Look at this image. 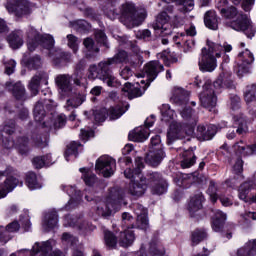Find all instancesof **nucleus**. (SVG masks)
I'll return each mask as SVG.
<instances>
[{
    "mask_svg": "<svg viewBox=\"0 0 256 256\" xmlns=\"http://www.w3.org/2000/svg\"><path fill=\"white\" fill-rule=\"evenodd\" d=\"M127 59V53L125 51H119L114 57L108 58L98 64H92L88 68V79L95 81L100 79L103 83H106L108 87H115V76L111 72L113 65L123 63Z\"/></svg>",
    "mask_w": 256,
    "mask_h": 256,
    "instance_id": "f257e3e1",
    "label": "nucleus"
},
{
    "mask_svg": "<svg viewBox=\"0 0 256 256\" xmlns=\"http://www.w3.org/2000/svg\"><path fill=\"white\" fill-rule=\"evenodd\" d=\"M230 76L231 74L225 76V72H223L213 84H211V81L205 82L203 91L199 96L201 106L204 107V109H209V111H211L213 107L217 105V93H219V89H223V87H226L227 89H235L233 80L229 79Z\"/></svg>",
    "mask_w": 256,
    "mask_h": 256,
    "instance_id": "f03ea898",
    "label": "nucleus"
},
{
    "mask_svg": "<svg viewBox=\"0 0 256 256\" xmlns=\"http://www.w3.org/2000/svg\"><path fill=\"white\" fill-rule=\"evenodd\" d=\"M233 47L229 44H219L211 41H207V47L202 48L201 59L199 60V67L201 71H207L211 73L217 68V59L229 53Z\"/></svg>",
    "mask_w": 256,
    "mask_h": 256,
    "instance_id": "7ed1b4c3",
    "label": "nucleus"
},
{
    "mask_svg": "<svg viewBox=\"0 0 256 256\" xmlns=\"http://www.w3.org/2000/svg\"><path fill=\"white\" fill-rule=\"evenodd\" d=\"M144 71L147 76V83L143 86L142 90L139 87V83H136V86L131 85V83H125L122 91L124 92L125 97L128 99H135L136 97H141L145 91H147V87L157 79V75L163 71V65L159 61H151L144 67Z\"/></svg>",
    "mask_w": 256,
    "mask_h": 256,
    "instance_id": "20e7f679",
    "label": "nucleus"
},
{
    "mask_svg": "<svg viewBox=\"0 0 256 256\" xmlns=\"http://www.w3.org/2000/svg\"><path fill=\"white\" fill-rule=\"evenodd\" d=\"M136 168L133 170L130 167L124 170V177L130 179L129 192L134 197H141L147 191V178L141 176V171L145 165L142 157H136Z\"/></svg>",
    "mask_w": 256,
    "mask_h": 256,
    "instance_id": "39448f33",
    "label": "nucleus"
},
{
    "mask_svg": "<svg viewBox=\"0 0 256 256\" xmlns=\"http://www.w3.org/2000/svg\"><path fill=\"white\" fill-rule=\"evenodd\" d=\"M120 13V22L124 24L127 29L139 27V25H142L143 21L147 19V10L145 8L137 10L135 4L131 2L123 4Z\"/></svg>",
    "mask_w": 256,
    "mask_h": 256,
    "instance_id": "423d86ee",
    "label": "nucleus"
},
{
    "mask_svg": "<svg viewBox=\"0 0 256 256\" xmlns=\"http://www.w3.org/2000/svg\"><path fill=\"white\" fill-rule=\"evenodd\" d=\"M222 17L225 19H235L237 20L231 23V27L234 31H242L248 37V39H253L255 37V29L251 25V19L247 15L239 13L235 6H230L224 12H221Z\"/></svg>",
    "mask_w": 256,
    "mask_h": 256,
    "instance_id": "0eeeda50",
    "label": "nucleus"
},
{
    "mask_svg": "<svg viewBox=\"0 0 256 256\" xmlns=\"http://www.w3.org/2000/svg\"><path fill=\"white\" fill-rule=\"evenodd\" d=\"M6 10L15 17H25L31 14V4L28 0H7Z\"/></svg>",
    "mask_w": 256,
    "mask_h": 256,
    "instance_id": "6e6552de",
    "label": "nucleus"
},
{
    "mask_svg": "<svg viewBox=\"0 0 256 256\" xmlns=\"http://www.w3.org/2000/svg\"><path fill=\"white\" fill-rule=\"evenodd\" d=\"M55 245H57L55 240H47L42 243L36 242L32 250L22 249L18 250L17 253H29L31 256H47L55 249Z\"/></svg>",
    "mask_w": 256,
    "mask_h": 256,
    "instance_id": "1a4fd4ad",
    "label": "nucleus"
},
{
    "mask_svg": "<svg viewBox=\"0 0 256 256\" xmlns=\"http://www.w3.org/2000/svg\"><path fill=\"white\" fill-rule=\"evenodd\" d=\"M169 21H171V17H169L167 12L163 11L157 15L156 22L153 24V29L156 31L157 35H160V37H167V35L173 33Z\"/></svg>",
    "mask_w": 256,
    "mask_h": 256,
    "instance_id": "9d476101",
    "label": "nucleus"
},
{
    "mask_svg": "<svg viewBox=\"0 0 256 256\" xmlns=\"http://www.w3.org/2000/svg\"><path fill=\"white\" fill-rule=\"evenodd\" d=\"M238 61L239 62L236 67V73L238 77H243L246 75V73L249 72V66L255 61V58L249 49H245V51H242L238 54Z\"/></svg>",
    "mask_w": 256,
    "mask_h": 256,
    "instance_id": "9b49d317",
    "label": "nucleus"
},
{
    "mask_svg": "<svg viewBox=\"0 0 256 256\" xmlns=\"http://www.w3.org/2000/svg\"><path fill=\"white\" fill-rule=\"evenodd\" d=\"M96 171L102 173L103 177H111L115 173L116 162L110 156H101L96 161Z\"/></svg>",
    "mask_w": 256,
    "mask_h": 256,
    "instance_id": "f8f14e48",
    "label": "nucleus"
},
{
    "mask_svg": "<svg viewBox=\"0 0 256 256\" xmlns=\"http://www.w3.org/2000/svg\"><path fill=\"white\" fill-rule=\"evenodd\" d=\"M60 97H71L73 95V85L71 84V75L59 74L55 78Z\"/></svg>",
    "mask_w": 256,
    "mask_h": 256,
    "instance_id": "ddd939ff",
    "label": "nucleus"
},
{
    "mask_svg": "<svg viewBox=\"0 0 256 256\" xmlns=\"http://www.w3.org/2000/svg\"><path fill=\"white\" fill-rule=\"evenodd\" d=\"M13 133H15V121L10 120L9 123L2 127L0 133V139L5 149H12L15 145V142L11 140V135H13Z\"/></svg>",
    "mask_w": 256,
    "mask_h": 256,
    "instance_id": "4468645a",
    "label": "nucleus"
},
{
    "mask_svg": "<svg viewBox=\"0 0 256 256\" xmlns=\"http://www.w3.org/2000/svg\"><path fill=\"white\" fill-rule=\"evenodd\" d=\"M123 199H125V191L119 187H114L110 189L107 203L108 205H111V208L114 209V211H117L123 205Z\"/></svg>",
    "mask_w": 256,
    "mask_h": 256,
    "instance_id": "2eb2a0df",
    "label": "nucleus"
},
{
    "mask_svg": "<svg viewBox=\"0 0 256 256\" xmlns=\"http://www.w3.org/2000/svg\"><path fill=\"white\" fill-rule=\"evenodd\" d=\"M49 79V75L46 72H38L36 75H34L29 84L28 89L31 91L32 95H37L39 93V87L41 83H44V85H47V80Z\"/></svg>",
    "mask_w": 256,
    "mask_h": 256,
    "instance_id": "dca6fc26",
    "label": "nucleus"
},
{
    "mask_svg": "<svg viewBox=\"0 0 256 256\" xmlns=\"http://www.w3.org/2000/svg\"><path fill=\"white\" fill-rule=\"evenodd\" d=\"M218 131L219 128L216 125H200L197 128V138L199 141H211V139L217 135Z\"/></svg>",
    "mask_w": 256,
    "mask_h": 256,
    "instance_id": "f3484780",
    "label": "nucleus"
},
{
    "mask_svg": "<svg viewBox=\"0 0 256 256\" xmlns=\"http://www.w3.org/2000/svg\"><path fill=\"white\" fill-rule=\"evenodd\" d=\"M134 213L137 215L136 228L137 229H148L149 219L147 218V209L141 204H136L134 206Z\"/></svg>",
    "mask_w": 256,
    "mask_h": 256,
    "instance_id": "a211bd4d",
    "label": "nucleus"
},
{
    "mask_svg": "<svg viewBox=\"0 0 256 256\" xmlns=\"http://www.w3.org/2000/svg\"><path fill=\"white\" fill-rule=\"evenodd\" d=\"M7 91H11L14 98L18 101H25L27 99V90L21 82H6Z\"/></svg>",
    "mask_w": 256,
    "mask_h": 256,
    "instance_id": "6ab92c4d",
    "label": "nucleus"
},
{
    "mask_svg": "<svg viewBox=\"0 0 256 256\" xmlns=\"http://www.w3.org/2000/svg\"><path fill=\"white\" fill-rule=\"evenodd\" d=\"M39 45L43 47V49H47L49 52L50 57H63V52L61 50L56 51V54L53 53L55 49V39L51 36V34H44L38 40Z\"/></svg>",
    "mask_w": 256,
    "mask_h": 256,
    "instance_id": "aec40b11",
    "label": "nucleus"
},
{
    "mask_svg": "<svg viewBox=\"0 0 256 256\" xmlns=\"http://www.w3.org/2000/svg\"><path fill=\"white\" fill-rule=\"evenodd\" d=\"M85 199L88 201H92L94 203V211H96V215L99 217H103L104 219H107V217H111V204L109 202L105 203L101 200H94V199H89V196H85Z\"/></svg>",
    "mask_w": 256,
    "mask_h": 256,
    "instance_id": "412c9836",
    "label": "nucleus"
},
{
    "mask_svg": "<svg viewBox=\"0 0 256 256\" xmlns=\"http://www.w3.org/2000/svg\"><path fill=\"white\" fill-rule=\"evenodd\" d=\"M244 99L248 105L249 114L256 116V84L247 87Z\"/></svg>",
    "mask_w": 256,
    "mask_h": 256,
    "instance_id": "4be33fe9",
    "label": "nucleus"
},
{
    "mask_svg": "<svg viewBox=\"0 0 256 256\" xmlns=\"http://www.w3.org/2000/svg\"><path fill=\"white\" fill-rule=\"evenodd\" d=\"M65 221V227H78L79 231H81L82 233H87V231H93V229H95V226H93V224L87 221L71 218V216H66Z\"/></svg>",
    "mask_w": 256,
    "mask_h": 256,
    "instance_id": "5701e85b",
    "label": "nucleus"
},
{
    "mask_svg": "<svg viewBox=\"0 0 256 256\" xmlns=\"http://www.w3.org/2000/svg\"><path fill=\"white\" fill-rule=\"evenodd\" d=\"M43 35L35 29L33 26H29L27 29V47L31 52L35 51L39 45V39Z\"/></svg>",
    "mask_w": 256,
    "mask_h": 256,
    "instance_id": "b1692460",
    "label": "nucleus"
},
{
    "mask_svg": "<svg viewBox=\"0 0 256 256\" xmlns=\"http://www.w3.org/2000/svg\"><path fill=\"white\" fill-rule=\"evenodd\" d=\"M234 151L238 153V155H242L243 157H249L250 155H255L256 153V142L252 145H246L243 140H240L236 144H234Z\"/></svg>",
    "mask_w": 256,
    "mask_h": 256,
    "instance_id": "393cba45",
    "label": "nucleus"
},
{
    "mask_svg": "<svg viewBox=\"0 0 256 256\" xmlns=\"http://www.w3.org/2000/svg\"><path fill=\"white\" fill-rule=\"evenodd\" d=\"M17 185H19V179L13 176L6 178L4 183L0 184V199L7 197V194L11 193Z\"/></svg>",
    "mask_w": 256,
    "mask_h": 256,
    "instance_id": "a878e982",
    "label": "nucleus"
},
{
    "mask_svg": "<svg viewBox=\"0 0 256 256\" xmlns=\"http://www.w3.org/2000/svg\"><path fill=\"white\" fill-rule=\"evenodd\" d=\"M165 157V152L163 150H149L147 156H146V163L148 165H151L152 167H157L161 164L163 161V158Z\"/></svg>",
    "mask_w": 256,
    "mask_h": 256,
    "instance_id": "bb28decb",
    "label": "nucleus"
},
{
    "mask_svg": "<svg viewBox=\"0 0 256 256\" xmlns=\"http://www.w3.org/2000/svg\"><path fill=\"white\" fill-rule=\"evenodd\" d=\"M203 201H205V198L203 197L202 193H198L191 198L188 204V210L191 217H195V214L197 213V211L202 209Z\"/></svg>",
    "mask_w": 256,
    "mask_h": 256,
    "instance_id": "cd10ccee",
    "label": "nucleus"
},
{
    "mask_svg": "<svg viewBox=\"0 0 256 256\" xmlns=\"http://www.w3.org/2000/svg\"><path fill=\"white\" fill-rule=\"evenodd\" d=\"M225 221H227V214L223 213L221 210H214V216L212 217V229L216 233H219L221 229H223V225H225Z\"/></svg>",
    "mask_w": 256,
    "mask_h": 256,
    "instance_id": "c85d7f7f",
    "label": "nucleus"
},
{
    "mask_svg": "<svg viewBox=\"0 0 256 256\" xmlns=\"http://www.w3.org/2000/svg\"><path fill=\"white\" fill-rule=\"evenodd\" d=\"M57 223H59L57 212L52 210L45 215L42 227L44 231H51V229H55V227H57Z\"/></svg>",
    "mask_w": 256,
    "mask_h": 256,
    "instance_id": "c756f323",
    "label": "nucleus"
},
{
    "mask_svg": "<svg viewBox=\"0 0 256 256\" xmlns=\"http://www.w3.org/2000/svg\"><path fill=\"white\" fill-rule=\"evenodd\" d=\"M135 241V234L131 228H124V231L120 233L118 243L120 247H131Z\"/></svg>",
    "mask_w": 256,
    "mask_h": 256,
    "instance_id": "7c9ffc66",
    "label": "nucleus"
},
{
    "mask_svg": "<svg viewBox=\"0 0 256 256\" xmlns=\"http://www.w3.org/2000/svg\"><path fill=\"white\" fill-rule=\"evenodd\" d=\"M129 109V104H118L116 106L110 107L109 110H106V113L110 119V121H115L119 119L122 115H124Z\"/></svg>",
    "mask_w": 256,
    "mask_h": 256,
    "instance_id": "2f4dec72",
    "label": "nucleus"
},
{
    "mask_svg": "<svg viewBox=\"0 0 256 256\" xmlns=\"http://www.w3.org/2000/svg\"><path fill=\"white\" fill-rule=\"evenodd\" d=\"M19 222L14 221L7 225V227L0 226V241H4L7 243L11 238L9 237V233H15L20 229Z\"/></svg>",
    "mask_w": 256,
    "mask_h": 256,
    "instance_id": "473e14b6",
    "label": "nucleus"
},
{
    "mask_svg": "<svg viewBox=\"0 0 256 256\" xmlns=\"http://www.w3.org/2000/svg\"><path fill=\"white\" fill-rule=\"evenodd\" d=\"M233 127L236 129L238 135H243L247 133V119L243 114H237L233 116Z\"/></svg>",
    "mask_w": 256,
    "mask_h": 256,
    "instance_id": "72a5a7b5",
    "label": "nucleus"
},
{
    "mask_svg": "<svg viewBox=\"0 0 256 256\" xmlns=\"http://www.w3.org/2000/svg\"><path fill=\"white\" fill-rule=\"evenodd\" d=\"M7 41L12 49H19L23 45V32L21 30L13 31L8 35Z\"/></svg>",
    "mask_w": 256,
    "mask_h": 256,
    "instance_id": "f704fd0d",
    "label": "nucleus"
},
{
    "mask_svg": "<svg viewBox=\"0 0 256 256\" xmlns=\"http://www.w3.org/2000/svg\"><path fill=\"white\" fill-rule=\"evenodd\" d=\"M204 23L208 29L212 31H217L219 29V18H217V13L215 11H207L204 16Z\"/></svg>",
    "mask_w": 256,
    "mask_h": 256,
    "instance_id": "c9c22d12",
    "label": "nucleus"
},
{
    "mask_svg": "<svg viewBox=\"0 0 256 256\" xmlns=\"http://www.w3.org/2000/svg\"><path fill=\"white\" fill-rule=\"evenodd\" d=\"M174 181L178 187L188 189V187H191V185L197 181V178L193 174H181L180 176L176 177Z\"/></svg>",
    "mask_w": 256,
    "mask_h": 256,
    "instance_id": "e433bc0d",
    "label": "nucleus"
},
{
    "mask_svg": "<svg viewBox=\"0 0 256 256\" xmlns=\"http://www.w3.org/2000/svg\"><path fill=\"white\" fill-rule=\"evenodd\" d=\"M172 99L176 105H186L189 102V92L183 88H178L174 91Z\"/></svg>",
    "mask_w": 256,
    "mask_h": 256,
    "instance_id": "4c0bfd02",
    "label": "nucleus"
},
{
    "mask_svg": "<svg viewBox=\"0 0 256 256\" xmlns=\"http://www.w3.org/2000/svg\"><path fill=\"white\" fill-rule=\"evenodd\" d=\"M181 137H183L181 135V125L178 123H172L167 133L168 145H171L174 139H181Z\"/></svg>",
    "mask_w": 256,
    "mask_h": 256,
    "instance_id": "58836bf2",
    "label": "nucleus"
},
{
    "mask_svg": "<svg viewBox=\"0 0 256 256\" xmlns=\"http://www.w3.org/2000/svg\"><path fill=\"white\" fill-rule=\"evenodd\" d=\"M183 160L181 161V167L182 169H189V167H193L197 161V156H195V153L193 150H186L183 153Z\"/></svg>",
    "mask_w": 256,
    "mask_h": 256,
    "instance_id": "ea45409f",
    "label": "nucleus"
},
{
    "mask_svg": "<svg viewBox=\"0 0 256 256\" xmlns=\"http://www.w3.org/2000/svg\"><path fill=\"white\" fill-rule=\"evenodd\" d=\"M256 255V239L247 242L243 247L238 249L237 256H254Z\"/></svg>",
    "mask_w": 256,
    "mask_h": 256,
    "instance_id": "a19ab883",
    "label": "nucleus"
},
{
    "mask_svg": "<svg viewBox=\"0 0 256 256\" xmlns=\"http://www.w3.org/2000/svg\"><path fill=\"white\" fill-rule=\"evenodd\" d=\"M130 141H136L138 143H143L146 141L147 137H149V132L143 128L135 129L134 131L130 132L128 135Z\"/></svg>",
    "mask_w": 256,
    "mask_h": 256,
    "instance_id": "79ce46f5",
    "label": "nucleus"
},
{
    "mask_svg": "<svg viewBox=\"0 0 256 256\" xmlns=\"http://www.w3.org/2000/svg\"><path fill=\"white\" fill-rule=\"evenodd\" d=\"M31 143L33 147H39V149H43L47 147L49 143V134H33Z\"/></svg>",
    "mask_w": 256,
    "mask_h": 256,
    "instance_id": "37998d69",
    "label": "nucleus"
},
{
    "mask_svg": "<svg viewBox=\"0 0 256 256\" xmlns=\"http://www.w3.org/2000/svg\"><path fill=\"white\" fill-rule=\"evenodd\" d=\"M164 3H178L180 5L179 10L182 13H189V11H193V7L195 3L193 0H162Z\"/></svg>",
    "mask_w": 256,
    "mask_h": 256,
    "instance_id": "c03bdc74",
    "label": "nucleus"
},
{
    "mask_svg": "<svg viewBox=\"0 0 256 256\" xmlns=\"http://www.w3.org/2000/svg\"><path fill=\"white\" fill-rule=\"evenodd\" d=\"M63 190L66 191L67 195H69L70 200L68 205H73V203L79 201L81 199V191L77 190L74 186H62Z\"/></svg>",
    "mask_w": 256,
    "mask_h": 256,
    "instance_id": "a18cd8bd",
    "label": "nucleus"
},
{
    "mask_svg": "<svg viewBox=\"0 0 256 256\" xmlns=\"http://www.w3.org/2000/svg\"><path fill=\"white\" fill-rule=\"evenodd\" d=\"M80 172L82 173V179L86 185L91 187L97 181V176L91 171L89 168H80Z\"/></svg>",
    "mask_w": 256,
    "mask_h": 256,
    "instance_id": "49530a36",
    "label": "nucleus"
},
{
    "mask_svg": "<svg viewBox=\"0 0 256 256\" xmlns=\"http://www.w3.org/2000/svg\"><path fill=\"white\" fill-rule=\"evenodd\" d=\"M16 149H18V152L20 155H27L29 153V138L27 137H20L18 138L16 142Z\"/></svg>",
    "mask_w": 256,
    "mask_h": 256,
    "instance_id": "de8ad7c7",
    "label": "nucleus"
},
{
    "mask_svg": "<svg viewBox=\"0 0 256 256\" xmlns=\"http://www.w3.org/2000/svg\"><path fill=\"white\" fill-rule=\"evenodd\" d=\"M24 65H26L29 69H39L43 62L41 61V57L39 55L30 57L29 59H23Z\"/></svg>",
    "mask_w": 256,
    "mask_h": 256,
    "instance_id": "09e8293b",
    "label": "nucleus"
},
{
    "mask_svg": "<svg viewBox=\"0 0 256 256\" xmlns=\"http://www.w3.org/2000/svg\"><path fill=\"white\" fill-rule=\"evenodd\" d=\"M34 119L37 123H43L45 119V108L42 102L36 103L34 107Z\"/></svg>",
    "mask_w": 256,
    "mask_h": 256,
    "instance_id": "8fccbe9b",
    "label": "nucleus"
},
{
    "mask_svg": "<svg viewBox=\"0 0 256 256\" xmlns=\"http://www.w3.org/2000/svg\"><path fill=\"white\" fill-rule=\"evenodd\" d=\"M26 184L29 189H41V184L37 182V174L33 172H29L26 175Z\"/></svg>",
    "mask_w": 256,
    "mask_h": 256,
    "instance_id": "3c124183",
    "label": "nucleus"
},
{
    "mask_svg": "<svg viewBox=\"0 0 256 256\" xmlns=\"http://www.w3.org/2000/svg\"><path fill=\"white\" fill-rule=\"evenodd\" d=\"M218 191L219 189L217 188L215 181H210L207 194L209 195L210 201H212V203H217V199H219Z\"/></svg>",
    "mask_w": 256,
    "mask_h": 256,
    "instance_id": "603ef678",
    "label": "nucleus"
},
{
    "mask_svg": "<svg viewBox=\"0 0 256 256\" xmlns=\"http://www.w3.org/2000/svg\"><path fill=\"white\" fill-rule=\"evenodd\" d=\"M104 240L106 247H109V249H115V247H117V237H115V234L111 231L104 232Z\"/></svg>",
    "mask_w": 256,
    "mask_h": 256,
    "instance_id": "864d4df0",
    "label": "nucleus"
},
{
    "mask_svg": "<svg viewBox=\"0 0 256 256\" xmlns=\"http://www.w3.org/2000/svg\"><path fill=\"white\" fill-rule=\"evenodd\" d=\"M151 192L153 195H163V193L167 192V181L161 180L152 186Z\"/></svg>",
    "mask_w": 256,
    "mask_h": 256,
    "instance_id": "5fc2aeb1",
    "label": "nucleus"
},
{
    "mask_svg": "<svg viewBox=\"0 0 256 256\" xmlns=\"http://www.w3.org/2000/svg\"><path fill=\"white\" fill-rule=\"evenodd\" d=\"M180 113L183 119H186V121H189L191 125H195V123H197V115H195V112L193 111V109L185 108Z\"/></svg>",
    "mask_w": 256,
    "mask_h": 256,
    "instance_id": "6e6d98bb",
    "label": "nucleus"
},
{
    "mask_svg": "<svg viewBox=\"0 0 256 256\" xmlns=\"http://www.w3.org/2000/svg\"><path fill=\"white\" fill-rule=\"evenodd\" d=\"M207 238V232H205V230H195L194 232H192V243L193 245H199V243H201V241H203V239Z\"/></svg>",
    "mask_w": 256,
    "mask_h": 256,
    "instance_id": "4d7b16f0",
    "label": "nucleus"
},
{
    "mask_svg": "<svg viewBox=\"0 0 256 256\" xmlns=\"http://www.w3.org/2000/svg\"><path fill=\"white\" fill-rule=\"evenodd\" d=\"M133 223V216L129 214L128 212L122 213V226L124 229H135L137 227V224H132Z\"/></svg>",
    "mask_w": 256,
    "mask_h": 256,
    "instance_id": "13d9d810",
    "label": "nucleus"
},
{
    "mask_svg": "<svg viewBox=\"0 0 256 256\" xmlns=\"http://www.w3.org/2000/svg\"><path fill=\"white\" fill-rule=\"evenodd\" d=\"M79 147H81V144L78 142H72L67 146V150L64 153L66 161H69L70 155H75V157H77V149H79Z\"/></svg>",
    "mask_w": 256,
    "mask_h": 256,
    "instance_id": "bf43d9fd",
    "label": "nucleus"
},
{
    "mask_svg": "<svg viewBox=\"0 0 256 256\" xmlns=\"http://www.w3.org/2000/svg\"><path fill=\"white\" fill-rule=\"evenodd\" d=\"M85 101V95L79 94L75 99H68L66 102V107L69 109V107L77 108L80 107V105H83V102Z\"/></svg>",
    "mask_w": 256,
    "mask_h": 256,
    "instance_id": "052dcab7",
    "label": "nucleus"
},
{
    "mask_svg": "<svg viewBox=\"0 0 256 256\" xmlns=\"http://www.w3.org/2000/svg\"><path fill=\"white\" fill-rule=\"evenodd\" d=\"M66 39L68 41V47L72 49L73 53H77L79 50V39L73 34L67 35Z\"/></svg>",
    "mask_w": 256,
    "mask_h": 256,
    "instance_id": "680f3d73",
    "label": "nucleus"
},
{
    "mask_svg": "<svg viewBox=\"0 0 256 256\" xmlns=\"http://www.w3.org/2000/svg\"><path fill=\"white\" fill-rule=\"evenodd\" d=\"M147 183H150V185L153 187L155 184L157 183H161V181H165V179H163V176H161V174H159L158 172H151L147 175Z\"/></svg>",
    "mask_w": 256,
    "mask_h": 256,
    "instance_id": "e2e57ef3",
    "label": "nucleus"
},
{
    "mask_svg": "<svg viewBox=\"0 0 256 256\" xmlns=\"http://www.w3.org/2000/svg\"><path fill=\"white\" fill-rule=\"evenodd\" d=\"M163 151V144H161V136L155 135L151 138L150 151Z\"/></svg>",
    "mask_w": 256,
    "mask_h": 256,
    "instance_id": "0e129e2a",
    "label": "nucleus"
},
{
    "mask_svg": "<svg viewBox=\"0 0 256 256\" xmlns=\"http://www.w3.org/2000/svg\"><path fill=\"white\" fill-rule=\"evenodd\" d=\"M73 27L74 29H76V31H79L80 33L83 31H89V29H91V26L85 20H78L74 22Z\"/></svg>",
    "mask_w": 256,
    "mask_h": 256,
    "instance_id": "69168bd1",
    "label": "nucleus"
},
{
    "mask_svg": "<svg viewBox=\"0 0 256 256\" xmlns=\"http://www.w3.org/2000/svg\"><path fill=\"white\" fill-rule=\"evenodd\" d=\"M32 163H33V166L35 167V169H42V167H45V165H51V161L45 160V158H43V156L35 157L33 159Z\"/></svg>",
    "mask_w": 256,
    "mask_h": 256,
    "instance_id": "338daca9",
    "label": "nucleus"
},
{
    "mask_svg": "<svg viewBox=\"0 0 256 256\" xmlns=\"http://www.w3.org/2000/svg\"><path fill=\"white\" fill-rule=\"evenodd\" d=\"M83 72H73L72 75H70V80L73 81L74 85H77V87H83Z\"/></svg>",
    "mask_w": 256,
    "mask_h": 256,
    "instance_id": "774afa93",
    "label": "nucleus"
}]
</instances>
